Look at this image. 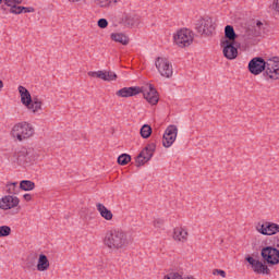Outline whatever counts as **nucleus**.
<instances>
[{"instance_id":"f257e3e1","label":"nucleus","mask_w":279,"mask_h":279,"mask_svg":"<svg viewBox=\"0 0 279 279\" xmlns=\"http://www.w3.org/2000/svg\"><path fill=\"white\" fill-rule=\"evenodd\" d=\"M104 245L112 251L125 250V247L130 245V239L128 238V233L123 230L111 229L105 234Z\"/></svg>"},{"instance_id":"f03ea898","label":"nucleus","mask_w":279,"mask_h":279,"mask_svg":"<svg viewBox=\"0 0 279 279\" xmlns=\"http://www.w3.org/2000/svg\"><path fill=\"white\" fill-rule=\"evenodd\" d=\"M17 90L20 93V97L23 106H25L28 110H32L34 114H36V112H38L39 110H43V100H40L38 96L32 97V94L29 93V90L25 88V86L23 85H20L17 87Z\"/></svg>"},{"instance_id":"7ed1b4c3","label":"nucleus","mask_w":279,"mask_h":279,"mask_svg":"<svg viewBox=\"0 0 279 279\" xmlns=\"http://www.w3.org/2000/svg\"><path fill=\"white\" fill-rule=\"evenodd\" d=\"M12 134L17 141H25V138L34 136V126L27 122L17 123L13 126Z\"/></svg>"},{"instance_id":"20e7f679","label":"nucleus","mask_w":279,"mask_h":279,"mask_svg":"<svg viewBox=\"0 0 279 279\" xmlns=\"http://www.w3.org/2000/svg\"><path fill=\"white\" fill-rule=\"evenodd\" d=\"M260 256L265 265H269L270 267L279 265V250L275 246H264L260 250Z\"/></svg>"},{"instance_id":"39448f33","label":"nucleus","mask_w":279,"mask_h":279,"mask_svg":"<svg viewBox=\"0 0 279 279\" xmlns=\"http://www.w3.org/2000/svg\"><path fill=\"white\" fill-rule=\"evenodd\" d=\"M215 22L210 16H204L196 22L195 29L197 34L202 36H213V32H215Z\"/></svg>"},{"instance_id":"423d86ee","label":"nucleus","mask_w":279,"mask_h":279,"mask_svg":"<svg viewBox=\"0 0 279 279\" xmlns=\"http://www.w3.org/2000/svg\"><path fill=\"white\" fill-rule=\"evenodd\" d=\"M154 151H156V143H150L136 156V167H143L147 165L154 158Z\"/></svg>"},{"instance_id":"0eeeda50","label":"nucleus","mask_w":279,"mask_h":279,"mask_svg":"<svg viewBox=\"0 0 279 279\" xmlns=\"http://www.w3.org/2000/svg\"><path fill=\"white\" fill-rule=\"evenodd\" d=\"M264 77H267V80H279V57H272L266 60Z\"/></svg>"},{"instance_id":"6e6552de","label":"nucleus","mask_w":279,"mask_h":279,"mask_svg":"<svg viewBox=\"0 0 279 279\" xmlns=\"http://www.w3.org/2000/svg\"><path fill=\"white\" fill-rule=\"evenodd\" d=\"M155 66L162 77L169 78L173 76V65L169 62V59L158 57L155 61Z\"/></svg>"},{"instance_id":"1a4fd4ad","label":"nucleus","mask_w":279,"mask_h":279,"mask_svg":"<svg viewBox=\"0 0 279 279\" xmlns=\"http://www.w3.org/2000/svg\"><path fill=\"white\" fill-rule=\"evenodd\" d=\"M193 31L190 29H181L174 36V43L178 47H189L193 44Z\"/></svg>"},{"instance_id":"9d476101","label":"nucleus","mask_w":279,"mask_h":279,"mask_svg":"<svg viewBox=\"0 0 279 279\" xmlns=\"http://www.w3.org/2000/svg\"><path fill=\"white\" fill-rule=\"evenodd\" d=\"M247 69L252 75H260L267 71V61L263 57H255L248 62Z\"/></svg>"},{"instance_id":"9b49d317","label":"nucleus","mask_w":279,"mask_h":279,"mask_svg":"<svg viewBox=\"0 0 279 279\" xmlns=\"http://www.w3.org/2000/svg\"><path fill=\"white\" fill-rule=\"evenodd\" d=\"M246 263L251 265L253 271L255 274H265L266 276H269L271 274V269H269V266L265 264V262H260L259 259H254V257L247 255L245 257Z\"/></svg>"},{"instance_id":"f8f14e48","label":"nucleus","mask_w":279,"mask_h":279,"mask_svg":"<svg viewBox=\"0 0 279 279\" xmlns=\"http://www.w3.org/2000/svg\"><path fill=\"white\" fill-rule=\"evenodd\" d=\"M220 47L222 48V53L227 60H236V58H239V49L234 47V43L220 40Z\"/></svg>"},{"instance_id":"ddd939ff","label":"nucleus","mask_w":279,"mask_h":279,"mask_svg":"<svg viewBox=\"0 0 279 279\" xmlns=\"http://www.w3.org/2000/svg\"><path fill=\"white\" fill-rule=\"evenodd\" d=\"M33 160L34 156L32 155V149L27 148H23L13 156V162H17L20 167H25V165H29Z\"/></svg>"},{"instance_id":"4468645a","label":"nucleus","mask_w":279,"mask_h":279,"mask_svg":"<svg viewBox=\"0 0 279 279\" xmlns=\"http://www.w3.org/2000/svg\"><path fill=\"white\" fill-rule=\"evenodd\" d=\"M140 88L142 90L141 93L143 94L144 99H146L148 104H150L151 106H156V104H158V90H156V87H154V85L148 84Z\"/></svg>"},{"instance_id":"2eb2a0df","label":"nucleus","mask_w":279,"mask_h":279,"mask_svg":"<svg viewBox=\"0 0 279 279\" xmlns=\"http://www.w3.org/2000/svg\"><path fill=\"white\" fill-rule=\"evenodd\" d=\"M175 138H178V126L169 125L162 136V145L166 148L171 147L173 143H175Z\"/></svg>"},{"instance_id":"dca6fc26","label":"nucleus","mask_w":279,"mask_h":279,"mask_svg":"<svg viewBox=\"0 0 279 279\" xmlns=\"http://www.w3.org/2000/svg\"><path fill=\"white\" fill-rule=\"evenodd\" d=\"M257 231L264 236H274V234L279 232V225L276 222H265L257 226Z\"/></svg>"},{"instance_id":"f3484780","label":"nucleus","mask_w":279,"mask_h":279,"mask_svg":"<svg viewBox=\"0 0 279 279\" xmlns=\"http://www.w3.org/2000/svg\"><path fill=\"white\" fill-rule=\"evenodd\" d=\"M21 199L16 196L7 195L0 199V208L1 210H11V208H16Z\"/></svg>"},{"instance_id":"a211bd4d","label":"nucleus","mask_w":279,"mask_h":279,"mask_svg":"<svg viewBox=\"0 0 279 279\" xmlns=\"http://www.w3.org/2000/svg\"><path fill=\"white\" fill-rule=\"evenodd\" d=\"M141 92H143V89H141V87L138 86H131V87H123L121 89H119L116 95L117 97H136V95H141Z\"/></svg>"},{"instance_id":"6ab92c4d","label":"nucleus","mask_w":279,"mask_h":279,"mask_svg":"<svg viewBox=\"0 0 279 279\" xmlns=\"http://www.w3.org/2000/svg\"><path fill=\"white\" fill-rule=\"evenodd\" d=\"M120 24L124 27H134V25H138V16L125 14L121 17Z\"/></svg>"},{"instance_id":"aec40b11","label":"nucleus","mask_w":279,"mask_h":279,"mask_svg":"<svg viewBox=\"0 0 279 279\" xmlns=\"http://www.w3.org/2000/svg\"><path fill=\"white\" fill-rule=\"evenodd\" d=\"M236 38H239V36L236 35V32H234V26L227 25L225 27V38H222L221 40H228L229 43H236Z\"/></svg>"},{"instance_id":"412c9836","label":"nucleus","mask_w":279,"mask_h":279,"mask_svg":"<svg viewBox=\"0 0 279 279\" xmlns=\"http://www.w3.org/2000/svg\"><path fill=\"white\" fill-rule=\"evenodd\" d=\"M96 207L102 219H106V221H112V217H114V215H112V211L110 209H108L101 203H98Z\"/></svg>"},{"instance_id":"4be33fe9","label":"nucleus","mask_w":279,"mask_h":279,"mask_svg":"<svg viewBox=\"0 0 279 279\" xmlns=\"http://www.w3.org/2000/svg\"><path fill=\"white\" fill-rule=\"evenodd\" d=\"M187 236H189V232L184 228L182 227L174 228V231H173L174 241H181L182 243H184L186 242Z\"/></svg>"},{"instance_id":"5701e85b","label":"nucleus","mask_w":279,"mask_h":279,"mask_svg":"<svg viewBox=\"0 0 279 279\" xmlns=\"http://www.w3.org/2000/svg\"><path fill=\"white\" fill-rule=\"evenodd\" d=\"M110 38L113 43H120V45L124 46L130 45V37L123 33H111Z\"/></svg>"},{"instance_id":"b1692460","label":"nucleus","mask_w":279,"mask_h":279,"mask_svg":"<svg viewBox=\"0 0 279 279\" xmlns=\"http://www.w3.org/2000/svg\"><path fill=\"white\" fill-rule=\"evenodd\" d=\"M48 269H49V259L47 258V255L40 254L38 258L37 270L47 271Z\"/></svg>"},{"instance_id":"393cba45","label":"nucleus","mask_w":279,"mask_h":279,"mask_svg":"<svg viewBox=\"0 0 279 279\" xmlns=\"http://www.w3.org/2000/svg\"><path fill=\"white\" fill-rule=\"evenodd\" d=\"M7 193L9 195H19V193H21V185L19 186V182H8Z\"/></svg>"},{"instance_id":"a878e982","label":"nucleus","mask_w":279,"mask_h":279,"mask_svg":"<svg viewBox=\"0 0 279 279\" xmlns=\"http://www.w3.org/2000/svg\"><path fill=\"white\" fill-rule=\"evenodd\" d=\"M36 189V183L29 180H22L20 182V191H34Z\"/></svg>"},{"instance_id":"bb28decb","label":"nucleus","mask_w":279,"mask_h":279,"mask_svg":"<svg viewBox=\"0 0 279 279\" xmlns=\"http://www.w3.org/2000/svg\"><path fill=\"white\" fill-rule=\"evenodd\" d=\"M151 132H154V130L149 124H144L140 130L142 138H149V136H151Z\"/></svg>"},{"instance_id":"cd10ccee","label":"nucleus","mask_w":279,"mask_h":279,"mask_svg":"<svg viewBox=\"0 0 279 279\" xmlns=\"http://www.w3.org/2000/svg\"><path fill=\"white\" fill-rule=\"evenodd\" d=\"M132 161V156L129 154H121L118 157V165H121V167H125L129 162Z\"/></svg>"},{"instance_id":"c85d7f7f","label":"nucleus","mask_w":279,"mask_h":279,"mask_svg":"<svg viewBox=\"0 0 279 279\" xmlns=\"http://www.w3.org/2000/svg\"><path fill=\"white\" fill-rule=\"evenodd\" d=\"M256 28L254 29L253 36L258 37L263 35V32H265V24L263 22L257 21L256 22Z\"/></svg>"},{"instance_id":"c756f323","label":"nucleus","mask_w":279,"mask_h":279,"mask_svg":"<svg viewBox=\"0 0 279 279\" xmlns=\"http://www.w3.org/2000/svg\"><path fill=\"white\" fill-rule=\"evenodd\" d=\"M117 73L112 72V71H108V72H105V78L104 82H117Z\"/></svg>"},{"instance_id":"7c9ffc66","label":"nucleus","mask_w":279,"mask_h":279,"mask_svg":"<svg viewBox=\"0 0 279 279\" xmlns=\"http://www.w3.org/2000/svg\"><path fill=\"white\" fill-rule=\"evenodd\" d=\"M9 8L10 14H23V7L19 4H11Z\"/></svg>"},{"instance_id":"2f4dec72","label":"nucleus","mask_w":279,"mask_h":279,"mask_svg":"<svg viewBox=\"0 0 279 279\" xmlns=\"http://www.w3.org/2000/svg\"><path fill=\"white\" fill-rule=\"evenodd\" d=\"M87 75L89 77H98L99 80H106V73L104 71H97V72L89 71Z\"/></svg>"},{"instance_id":"473e14b6","label":"nucleus","mask_w":279,"mask_h":279,"mask_svg":"<svg viewBox=\"0 0 279 279\" xmlns=\"http://www.w3.org/2000/svg\"><path fill=\"white\" fill-rule=\"evenodd\" d=\"M10 234H12V228L8 226L0 227V238L10 236Z\"/></svg>"},{"instance_id":"72a5a7b5","label":"nucleus","mask_w":279,"mask_h":279,"mask_svg":"<svg viewBox=\"0 0 279 279\" xmlns=\"http://www.w3.org/2000/svg\"><path fill=\"white\" fill-rule=\"evenodd\" d=\"M163 279H183L180 272H169Z\"/></svg>"},{"instance_id":"f704fd0d","label":"nucleus","mask_w":279,"mask_h":279,"mask_svg":"<svg viewBox=\"0 0 279 279\" xmlns=\"http://www.w3.org/2000/svg\"><path fill=\"white\" fill-rule=\"evenodd\" d=\"M96 5H99L100 8H108L110 5V0H94Z\"/></svg>"},{"instance_id":"c9c22d12","label":"nucleus","mask_w":279,"mask_h":279,"mask_svg":"<svg viewBox=\"0 0 279 279\" xmlns=\"http://www.w3.org/2000/svg\"><path fill=\"white\" fill-rule=\"evenodd\" d=\"M97 25L100 27V29H106V27H108V20L99 19Z\"/></svg>"},{"instance_id":"e433bc0d","label":"nucleus","mask_w":279,"mask_h":279,"mask_svg":"<svg viewBox=\"0 0 279 279\" xmlns=\"http://www.w3.org/2000/svg\"><path fill=\"white\" fill-rule=\"evenodd\" d=\"M21 3H23V0H4V5H8V8H10V5L21 4Z\"/></svg>"},{"instance_id":"4c0bfd02","label":"nucleus","mask_w":279,"mask_h":279,"mask_svg":"<svg viewBox=\"0 0 279 279\" xmlns=\"http://www.w3.org/2000/svg\"><path fill=\"white\" fill-rule=\"evenodd\" d=\"M32 12H36V9H34V7H22V14H28Z\"/></svg>"},{"instance_id":"58836bf2","label":"nucleus","mask_w":279,"mask_h":279,"mask_svg":"<svg viewBox=\"0 0 279 279\" xmlns=\"http://www.w3.org/2000/svg\"><path fill=\"white\" fill-rule=\"evenodd\" d=\"M214 276H221V278H226V272L225 270L221 269H214L213 270Z\"/></svg>"},{"instance_id":"ea45409f","label":"nucleus","mask_w":279,"mask_h":279,"mask_svg":"<svg viewBox=\"0 0 279 279\" xmlns=\"http://www.w3.org/2000/svg\"><path fill=\"white\" fill-rule=\"evenodd\" d=\"M272 247H276V250H279V236L272 238Z\"/></svg>"},{"instance_id":"a19ab883","label":"nucleus","mask_w":279,"mask_h":279,"mask_svg":"<svg viewBox=\"0 0 279 279\" xmlns=\"http://www.w3.org/2000/svg\"><path fill=\"white\" fill-rule=\"evenodd\" d=\"M0 10L2 14H8V12H10V10H8V4L5 3L1 4Z\"/></svg>"},{"instance_id":"79ce46f5","label":"nucleus","mask_w":279,"mask_h":279,"mask_svg":"<svg viewBox=\"0 0 279 279\" xmlns=\"http://www.w3.org/2000/svg\"><path fill=\"white\" fill-rule=\"evenodd\" d=\"M162 223H165V222L161 219H157L154 221L155 228H160L162 226Z\"/></svg>"},{"instance_id":"37998d69","label":"nucleus","mask_w":279,"mask_h":279,"mask_svg":"<svg viewBox=\"0 0 279 279\" xmlns=\"http://www.w3.org/2000/svg\"><path fill=\"white\" fill-rule=\"evenodd\" d=\"M23 198L25 199V202H32V194H24Z\"/></svg>"},{"instance_id":"c03bdc74","label":"nucleus","mask_w":279,"mask_h":279,"mask_svg":"<svg viewBox=\"0 0 279 279\" xmlns=\"http://www.w3.org/2000/svg\"><path fill=\"white\" fill-rule=\"evenodd\" d=\"M272 5L275 10H279V0H276Z\"/></svg>"},{"instance_id":"a18cd8bd","label":"nucleus","mask_w":279,"mask_h":279,"mask_svg":"<svg viewBox=\"0 0 279 279\" xmlns=\"http://www.w3.org/2000/svg\"><path fill=\"white\" fill-rule=\"evenodd\" d=\"M110 1V5H112V3H119V0H109Z\"/></svg>"},{"instance_id":"49530a36","label":"nucleus","mask_w":279,"mask_h":279,"mask_svg":"<svg viewBox=\"0 0 279 279\" xmlns=\"http://www.w3.org/2000/svg\"><path fill=\"white\" fill-rule=\"evenodd\" d=\"M3 88V81L0 80V90Z\"/></svg>"},{"instance_id":"de8ad7c7","label":"nucleus","mask_w":279,"mask_h":279,"mask_svg":"<svg viewBox=\"0 0 279 279\" xmlns=\"http://www.w3.org/2000/svg\"><path fill=\"white\" fill-rule=\"evenodd\" d=\"M72 3H77L80 0H70Z\"/></svg>"},{"instance_id":"09e8293b","label":"nucleus","mask_w":279,"mask_h":279,"mask_svg":"<svg viewBox=\"0 0 279 279\" xmlns=\"http://www.w3.org/2000/svg\"><path fill=\"white\" fill-rule=\"evenodd\" d=\"M1 3H4V0H0V5H1Z\"/></svg>"},{"instance_id":"8fccbe9b","label":"nucleus","mask_w":279,"mask_h":279,"mask_svg":"<svg viewBox=\"0 0 279 279\" xmlns=\"http://www.w3.org/2000/svg\"><path fill=\"white\" fill-rule=\"evenodd\" d=\"M248 32H251L252 34H254V31H248Z\"/></svg>"}]
</instances>
